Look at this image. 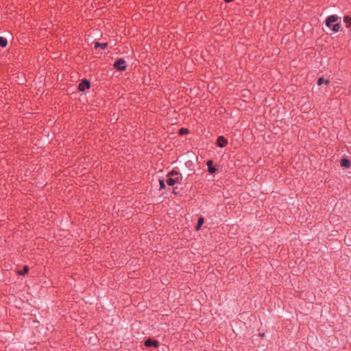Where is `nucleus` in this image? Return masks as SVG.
<instances>
[{
	"label": "nucleus",
	"mask_w": 351,
	"mask_h": 351,
	"mask_svg": "<svg viewBox=\"0 0 351 351\" xmlns=\"http://www.w3.org/2000/svg\"><path fill=\"white\" fill-rule=\"evenodd\" d=\"M167 177L168 178L167 180V183L169 186H173L176 183L179 182L180 177L177 171H171L170 173H168Z\"/></svg>",
	"instance_id": "f257e3e1"
},
{
	"label": "nucleus",
	"mask_w": 351,
	"mask_h": 351,
	"mask_svg": "<svg viewBox=\"0 0 351 351\" xmlns=\"http://www.w3.org/2000/svg\"><path fill=\"white\" fill-rule=\"evenodd\" d=\"M114 67L119 71H124L125 69V60L119 59L114 63Z\"/></svg>",
	"instance_id": "f03ea898"
},
{
	"label": "nucleus",
	"mask_w": 351,
	"mask_h": 351,
	"mask_svg": "<svg viewBox=\"0 0 351 351\" xmlns=\"http://www.w3.org/2000/svg\"><path fill=\"white\" fill-rule=\"evenodd\" d=\"M90 87V83L87 80H83L80 84H79V90L80 91H84L86 89L89 88Z\"/></svg>",
	"instance_id": "7ed1b4c3"
},
{
	"label": "nucleus",
	"mask_w": 351,
	"mask_h": 351,
	"mask_svg": "<svg viewBox=\"0 0 351 351\" xmlns=\"http://www.w3.org/2000/svg\"><path fill=\"white\" fill-rule=\"evenodd\" d=\"M338 19V16L337 15H331L328 16L326 20V25L328 27H330V24L332 22L337 21Z\"/></svg>",
	"instance_id": "20e7f679"
},
{
	"label": "nucleus",
	"mask_w": 351,
	"mask_h": 351,
	"mask_svg": "<svg viewBox=\"0 0 351 351\" xmlns=\"http://www.w3.org/2000/svg\"><path fill=\"white\" fill-rule=\"evenodd\" d=\"M227 140H226L223 136H220L217 138V145L220 147H223L227 144Z\"/></svg>",
	"instance_id": "39448f33"
},
{
	"label": "nucleus",
	"mask_w": 351,
	"mask_h": 351,
	"mask_svg": "<svg viewBox=\"0 0 351 351\" xmlns=\"http://www.w3.org/2000/svg\"><path fill=\"white\" fill-rule=\"evenodd\" d=\"M145 345L147 347H149V346H154L156 348L158 347V341H153L150 339H147L145 341Z\"/></svg>",
	"instance_id": "423d86ee"
},
{
	"label": "nucleus",
	"mask_w": 351,
	"mask_h": 351,
	"mask_svg": "<svg viewBox=\"0 0 351 351\" xmlns=\"http://www.w3.org/2000/svg\"><path fill=\"white\" fill-rule=\"evenodd\" d=\"M350 164V161L348 159L343 158L341 160V165L343 167L348 168Z\"/></svg>",
	"instance_id": "0eeeda50"
},
{
	"label": "nucleus",
	"mask_w": 351,
	"mask_h": 351,
	"mask_svg": "<svg viewBox=\"0 0 351 351\" xmlns=\"http://www.w3.org/2000/svg\"><path fill=\"white\" fill-rule=\"evenodd\" d=\"M206 165L208 167L209 173H213L216 171L215 168L213 167V161L212 160H208L207 162Z\"/></svg>",
	"instance_id": "6e6552de"
},
{
	"label": "nucleus",
	"mask_w": 351,
	"mask_h": 351,
	"mask_svg": "<svg viewBox=\"0 0 351 351\" xmlns=\"http://www.w3.org/2000/svg\"><path fill=\"white\" fill-rule=\"evenodd\" d=\"M93 45H94L95 48H97V47H100L102 49H105L107 47L108 44L106 43L100 44L98 42H95L93 43Z\"/></svg>",
	"instance_id": "1a4fd4ad"
},
{
	"label": "nucleus",
	"mask_w": 351,
	"mask_h": 351,
	"mask_svg": "<svg viewBox=\"0 0 351 351\" xmlns=\"http://www.w3.org/2000/svg\"><path fill=\"white\" fill-rule=\"evenodd\" d=\"M324 83L325 84H329L330 81L328 80H324L323 77H319L317 80V84L320 86Z\"/></svg>",
	"instance_id": "9d476101"
},
{
	"label": "nucleus",
	"mask_w": 351,
	"mask_h": 351,
	"mask_svg": "<svg viewBox=\"0 0 351 351\" xmlns=\"http://www.w3.org/2000/svg\"><path fill=\"white\" fill-rule=\"evenodd\" d=\"M344 22L346 23V27H351V17L346 16L343 19Z\"/></svg>",
	"instance_id": "9b49d317"
},
{
	"label": "nucleus",
	"mask_w": 351,
	"mask_h": 351,
	"mask_svg": "<svg viewBox=\"0 0 351 351\" xmlns=\"http://www.w3.org/2000/svg\"><path fill=\"white\" fill-rule=\"evenodd\" d=\"M6 45H7V40L3 37L0 36V46L2 47H5L6 46Z\"/></svg>",
	"instance_id": "f8f14e48"
},
{
	"label": "nucleus",
	"mask_w": 351,
	"mask_h": 351,
	"mask_svg": "<svg viewBox=\"0 0 351 351\" xmlns=\"http://www.w3.org/2000/svg\"><path fill=\"white\" fill-rule=\"evenodd\" d=\"M204 223V218L203 217H199V219H198V223H197V225L196 226V229L197 230H199L202 226V224Z\"/></svg>",
	"instance_id": "ddd939ff"
},
{
	"label": "nucleus",
	"mask_w": 351,
	"mask_h": 351,
	"mask_svg": "<svg viewBox=\"0 0 351 351\" xmlns=\"http://www.w3.org/2000/svg\"><path fill=\"white\" fill-rule=\"evenodd\" d=\"M29 268L27 266H25L23 271H18V274L20 275H24L28 272Z\"/></svg>",
	"instance_id": "4468645a"
},
{
	"label": "nucleus",
	"mask_w": 351,
	"mask_h": 351,
	"mask_svg": "<svg viewBox=\"0 0 351 351\" xmlns=\"http://www.w3.org/2000/svg\"><path fill=\"white\" fill-rule=\"evenodd\" d=\"M340 29V25L339 23H336L332 25V31L335 32H337Z\"/></svg>",
	"instance_id": "2eb2a0df"
},
{
	"label": "nucleus",
	"mask_w": 351,
	"mask_h": 351,
	"mask_svg": "<svg viewBox=\"0 0 351 351\" xmlns=\"http://www.w3.org/2000/svg\"><path fill=\"white\" fill-rule=\"evenodd\" d=\"M188 133V130L186 129V128H181L180 130H179V134L180 135H184L185 134H187Z\"/></svg>",
	"instance_id": "dca6fc26"
},
{
	"label": "nucleus",
	"mask_w": 351,
	"mask_h": 351,
	"mask_svg": "<svg viewBox=\"0 0 351 351\" xmlns=\"http://www.w3.org/2000/svg\"><path fill=\"white\" fill-rule=\"evenodd\" d=\"M160 188H165V184L164 180H160Z\"/></svg>",
	"instance_id": "f3484780"
}]
</instances>
